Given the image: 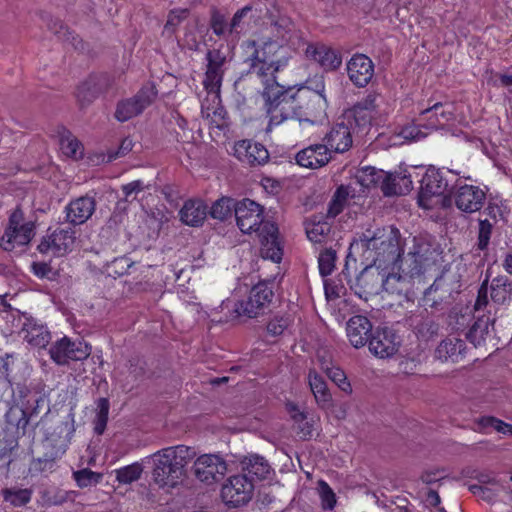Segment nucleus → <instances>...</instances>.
Segmentation results:
<instances>
[{
	"instance_id": "1",
	"label": "nucleus",
	"mask_w": 512,
	"mask_h": 512,
	"mask_svg": "<svg viewBox=\"0 0 512 512\" xmlns=\"http://www.w3.org/2000/svg\"><path fill=\"white\" fill-rule=\"evenodd\" d=\"M245 47L252 61L250 74L255 75L264 86L263 97L270 117V129L298 114L296 103L305 98V93L292 94L276 82L274 74L287 64L285 58L274 59L281 51V46L277 42L265 41L259 49L255 41H247Z\"/></svg>"
},
{
	"instance_id": "2",
	"label": "nucleus",
	"mask_w": 512,
	"mask_h": 512,
	"mask_svg": "<svg viewBox=\"0 0 512 512\" xmlns=\"http://www.w3.org/2000/svg\"><path fill=\"white\" fill-rule=\"evenodd\" d=\"M413 241V249L402 261V274L386 273V268L382 267L383 291L398 295L409 294L412 279L425 273L435 264L437 249L425 239L414 238Z\"/></svg>"
},
{
	"instance_id": "3",
	"label": "nucleus",
	"mask_w": 512,
	"mask_h": 512,
	"mask_svg": "<svg viewBox=\"0 0 512 512\" xmlns=\"http://www.w3.org/2000/svg\"><path fill=\"white\" fill-rule=\"evenodd\" d=\"M235 217L237 225L243 233H258L261 255L264 259H270L276 263L281 261L283 252L278 228L274 223L263 220V210L258 203L250 199L237 202Z\"/></svg>"
},
{
	"instance_id": "4",
	"label": "nucleus",
	"mask_w": 512,
	"mask_h": 512,
	"mask_svg": "<svg viewBox=\"0 0 512 512\" xmlns=\"http://www.w3.org/2000/svg\"><path fill=\"white\" fill-rule=\"evenodd\" d=\"M195 448L175 445L160 449L147 459L152 463L153 482L167 492L178 487L185 477L186 466L196 457Z\"/></svg>"
},
{
	"instance_id": "5",
	"label": "nucleus",
	"mask_w": 512,
	"mask_h": 512,
	"mask_svg": "<svg viewBox=\"0 0 512 512\" xmlns=\"http://www.w3.org/2000/svg\"><path fill=\"white\" fill-rule=\"evenodd\" d=\"M352 248L361 249L366 261L384 268L395 265L403 252L400 233L393 227L367 230Z\"/></svg>"
},
{
	"instance_id": "6",
	"label": "nucleus",
	"mask_w": 512,
	"mask_h": 512,
	"mask_svg": "<svg viewBox=\"0 0 512 512\" xmlns=\"http://www.w3.org/2000/svg\"><path fill=\"white\" fill-rule=\"evenodd\" d=\"M465 180H471L470 176H462L450 190L456 207L465 213L479 211L486 200V192L479 186L466 184Z\"/></svg>"
},
{
	"instance_id": "7",
	"label": "nucleus",
	"mask_w": 512,
	"mask_h": 512,
	"mask_svg": "<svg viewBox=\"0 0 512 512\" xmlns=\"http://www.w3.org/2000/svg\"><path fill=\"white\" fill-rule=\"evenodd\" d=\"M272 287L266 282L256 284L250 291L247 300L238 301L234 304L236 317L247 316L257 317L264 312L273 298Z\"/></svg>"
},
{
	"instance_id": "8",
	"label": "nucleus",
	"mask_w": 512,
	"mask_h": 512,
	"mask_svg": "<svg viewBox=\"0 0 512 512\" xmlns=\"http://www.w3.org/2000/svg\"><path fill=\"white\" fill-rule=\"evenodd\" d=\"M194 459L192 473L206 485L219 482L227 473V463L218 454H202Z\"/></svg>"
},
{
	"instance_id": "9",
	"label": "nucleus",
	"mask_w": 512,
	"mask_h": 512,
	"mask_svg": "<svg viewBox=\"0 0 512 512\" xmlns=\"http://www.w3.org/2000/svg\"><path fill=\"white\" fill-rule=\"evenodd\" d=\"M420 182L418 204L424 209H431L438 202L437 198L447 191L448 181L442 171L430 168Z\"/></svg>"
},
{
	"instance_id": "10",
	"label": "nucleus",
	"mask_w": 512,
	"mask_h": 512,
	"mask_svg": "<svg viewBox=\"0 0 512 512\" xmlns=\"http://www.w3.org/2000/svg\"><path fill=\"white\" fill-rule=\"evenodd\" d=\"M24 217L21 210H15L10 218L9 225L2 237L1 246L6 251H12L16 247L24 246L30 242L33 233L31 222L23 223Z\"/></svg>"
},
{
	"instance_id": "11",
	"label": "nucleus",
	"mask_w": 512,
	"mask_h": 512,
	"mask_svg": "<svg viewBox=\"0 0 512 512\" xmlns=\"http://www.w3.org/2000/svg\"><path fill=\"white\" fill-rule=\"evenodd\" d=\"M157 91L155 86L147 84L134 96L120 101L115 110V118L125 122L141 114L155 100Z\"/></svg>"
},
{
	"instance_id": "12",
	"label": "nucleus",
	"mask_w": 512,
	"mask_h": 512,
	"mask_svg": "<svg viewBox=\"0 0 512 512\" xmlns=\"http://www.w3.org/2000/svg\"><path fill=\"white\" fill-rule=\"evenodd\" d=\"M253 491L254 484L247 475H235L222 486L221 497L226 504L237 507L248 503Z\"/></svg>"
},
{
	"instance_id": "13",
	"label": "nucleus",
	"mask_w": 512,
	"mask_h": 512,
	"mask_svg": "<svg viewBox=\"0 0 512 512\" xmlns=\"http://www.w3.org/2000/svg\"><path fill=\"white\" fill-rule=\"evenodd\" d=\"M50 356L58 365L70 361H82L90 355V347L81 341H71L68 337L57 340L49 350Z\"/></svg>"
},
{
	"instance_id": "14",
	"label": "nucleus",
	"mask_w": 512,
	"mask_h": 512,
	"mask_svg": "<svg viewBox=\"0 0 512 512\" xmlns=\"http://www.w3.org/2000/svg\"><path fill=\"white\" fill-rule=\"evenodd\" d=\"M351 288L356 295L365 300L382 292V267L374 263L366 266L357 276Z\"/></svg>"
},
{
	"instance_id": "15",
	"label": "nucleus",
	"mask_w": 512,
	"mask_h": 512,
	"mask_svg": "<svg viewBox=\"0 0 512 512\" xmlns=\"http://www.w3.org/2000/svg\"><path fill=\"white\" fill-rule=\"evenodd\" d=\"M400 343L399 336L391 328H377L369 340V350L381 359L390 358L397 353Z\"/></svg>"
},
{
	"instance_id": "16",
	"label": "nucleus",
	"mask_w": 512,
	"mask_h": 512,
	"mask_svg": "<svg viewBox=\"0 0 512 512\" xmlns=\"http://www.w3.org/2000/svg\"><path fill=\"white\" fill-rule=\"evenodd\" d=\"M75 240V231L72 228H58L40 242L38 250L41 253L62 256L72 251Z\"/></svg>"
},
{
	"instance_id": "17",
	"label": "nucleus",
	"mask_w": 512,
	"mask_h": 512,
	"mask_svg": "<svg viewBox=\"0 0 512 512\" xmlns=\"http://www.w3.org/2000/svg\"><path fill=\"white\" fill-rule=\"evenodd\" d=\"M206 59L208 63L203 80L204 88L207 91V96L212 94L219 95L226 57L219 50H210L206 55Z\"/></svg>"
},
{
	"instance_id": "18",
	"label": "nucleus",
	"mask_w": 512,
	"mask_h": 512,
	"mask_svg": "<svg viewBox=\"0 0 512 512\" xmlns=\"http://www.w3.org/2000/svg\"><path fill=\"white\" fill-rule=\"evenodd\" d=\"M112 85L113 81L107 74L91 75L79 85L76 97L82 105H87L108 91Z\"/></svg>"
},
{
	"instance_id": "19",
	"label": "nucleus",
	"mask_w": 512,
	"mask_h": 512,
	"mask_svg": "<svg viewBox=\"0 0 512 512\" xmlns=\"http://www.w3.org/2000/svg\"><path fill=\"white\" fill-rule=\"evenodd\" d=\"M233 155L241 162L251 165H263L269 160L268 150L260 143L240 140L234 144Z\"/></svg>"
},
{
	"instance_id": "20",
	"label": "nucleus",
	"mask_w": 512,
	"mask_h": 512,
	"mask_svg": "<svg viewBox=\"0 0 512 512\" xmlns=\"http://www.w3.org/2000/svg\"><path fill=\"white\" fill-rule=\"evenodd\" d=\"M308 59L317 62L326 71L336 70L341 66V55L331 47L322 43H309L304 48Z\"/></svg>"
},
{
	"instance_id": "21",
	"label": "nucleus",
	"mask_w": 512,
	"mask_h": 512,
	"mask_svg": "<svg viewBox=\"0 0 512 512\" xmlns=\"http://www.w3.org/2000/svg\"><path fill=\"white\" fill-rule=\"evenodd\" d=\"M353 127H350L343 119L337 122L325 135L323 141L329 150L336 153L348 151L353 144Z\"/></svg>"
},
{
	"instance_id": "22",
	"label": "nucleus",
	"mask_w": 512,
	"mask_h": 512,
	"mask_svg": "<svg viewBox=\"0 0 512 512\" xmlns=\"http://www.w3.org/2000/svg\"><path fill=\"white\" fill-rule=\"evenodd\" d=\"M347 73L356 86L365 87L374 75L373 62L363 54H356L347 63Z\"/></svg>"
},
{
	"instance_id": "23",
	"label": "nucleus",
	"mask_w": 512,
	"mask_h": 512,
	"mask_svg": "<svg viewBox=\"0 0 512 512\" xmlns=\"http://www.w3.org/2000/svg\"><path fill=\"white\" fill-rule=\"evenodd\" d=\"M18 323L21 325L19 332L21 337L30 345L42 348L49 343L50 333L34 319L22 315L19 317Z\"/></svg>"
},
{
	"instance_id": "24",
	"label": "nucleus",
	"mask_w": 512,
	"mask_h": 512,
	"mask_svg": "<svg viewBox=\"0 0 512 512\" xmlns=\"http://www.w3.org/2000/svg\"><path fill=\"white\" fill-rule=\"evenodd\" d=\"M331 160V151L324 144H314L302 149L296 155V162L305 168L317 169Z\"/></svg>"
},
{
	"instance_id": "25",
	"label": "nucleus",
	"mask_w": 512,
	"mask_h": 512,
	"mask_svg": "<svg viewBox=\"0 0 512 512\" xmlns=\"http://www.w3.org/2000/svg\"><path fill=\"white\" fill-rule=\"evenodd\" d=\"M95 209L96 202L93 197L81 196L65 207L66 220L73 225H81L90 219Z\"/></svg>"
},
{
	"instance_id": "26",
	"label": "nucleus",
	"mask_w": 512,
	"mask_h": 512,
	"mask_svg": "<svg viewBox=\"0 0 512 512\" xmlns=\"http://www.w3.org/2000/svg\"><path fill=\"white\" fill-rule=\"evenodd\" d=\"M347 337L355 348L363 347L372 335V324L362 315H356L349 319L346 327Z\"/></svg>"
},
{
	"instance_id": "27",
	"label": "nucleus",
	"mask_w": 512,
	"mask_h": 512,
	"mask_svg": "<svg viewBox=\"0 0 512 512\" xmlns=\"http://www.w3.org/2000/svg\"><path fill=\"white\" fill-rule=\"evenodd\" d=\"M299 91H307V95L312 96L313 99L311 100L316 104V107H307V114L320 116L325 113L328 102L324 94L325 81L323 75L316 74L310 77L306 81V88L300 89Z\"/></svg>"
},
{
	"instance_id": "28",
	"label": "nucleus",
	"mask_w": 512,
	"mask_h": 512,
	"mask_svg": "<svg viewBox=\"0 0 512 512\" xmlns=\"http://www.w3.org/2000/svg\"><path fill=\"white\" fill-rule=\"evenodd\" d=\"M465 350L464 340L456 335H450L439 343L435 350V356L442 361L458 362L463 358Z\"/></svg>"
},
{
	"instance_id": "29",
	"label": "nucleus",
	"mask_w": 512,
	"mask_h": 512,
	"mask_svg": "<svg viewBox=\"0 0 512 512\" xmlns=\"http://www.w3.org/2000/svg\"><path fill=\"white\" fill-rule=\"evenodd\" d=\"M208 207L200 199H189L179 211L181 221L192 227H198L203 224L207 217Z\"/></svg>"
},
{
	"instance_id": "30",
	"label": "nucleus",
	"mask_w": 512,
	"mask_h": 512,
	"mask_svg": "<svg viewBox=\"0 0 512 512\" xmlns=\"http://www.w3.org/2000/svg\"><path fill=\"white\" fill-rule=\"evenodd\" d=\"M71 433L70 426L67 422H60L54 428L52 432H48L45 442L47 447L52 448L50 456L52 458H58L62 456L68 446V435Z\"/></svg>"
},
{
	"instance_id": "31",
	"label": "nucleus",
	"mask_w": 512,
	"mask_h": 512,
	"mask_svg": "<svg viewBox=\"0 0 512 512\" xmlns=\"http://www.w3.org/2000/svg\"><path fill=\"white\" fill-rule=\"evenodd\" d=\"M307 381L317 405L322 409L329 408L332 404V394L324 378L315 370H310Z\"/></svg>"
},
{
	"instance_id": "32",
	"label": "nucleus",
	"mask_w": 512,
	"mask_h": 512,
	"mask_svg": "<svg viewBox=\"0 0 512 512\" xmlns=\"http://www.w3.org/2000/svg\"><path fill=\"white\" fill-rule=\"evenodd\" d=\"M220 102V95L212 94L207 96L201 105L202 116L217 128L225 125L226 112Z\"/></svg>"
},
{
	"instance_id": "33",
	"label": "nucleus",
	"mask_w": 512,
	"mask_h": 512,
	"mask_svg": "<svg viewBox=\"0 0 512 512\" xmlns=\"http://www.w3.org/2000/svg\"><path fill=\"white\" fill-rule=\"evenodd\" d=\"M412 188L411 175L402 173L385 176L381 185V189L386 196L404 195L409 193Z\"/></svg>"
},
{
	"instance_id": "34",
	"label": "nucleus",
	"mask_w": 512,
	"mask_h": 512,
	"mask_svg": "<svg viewBox=\"0 0 512 512\" xmlns=\"http://www.w3.org/2000/svg\"><path fill=\"white\" fill-rule=\"evenodd\" d=\"M241 464L243 471L258 479L267 478L271 471L268 462L262 456L256 454L245 457Z\"/></svg>"
},
{
	"instance_id": "35",
	"label": "nucleus",
	"mask_w": 512,
	"mask_h": 512,
	"mask_svg": "<svg viewBox=\"0 0 512 512\" xmlns=\"http://www.w3.org/2000/svg\"><path fill=\"white\" fill-rule=\"evenodd\" d=\"M491 299L497 304H504L512 298V282L506 276H499L492 280Z\"/></svg>"
},
{
	"instance_id": "36",
	"label": "nucleus",
	"mask_w": 512,
	"mask_h": 512,
	"mask_svg": "<svg viewBox=\"0 0 512 512\" xmlns=\"http://www.w3.org/2000/svg\"><path fill=\"white\" fill-rule=\"evenodd\" d=\"M305 230L308 239L313 243H322L328 237L331 226L326 221L311 218L305 223Z\"/></svg>"
},
{
	"instance_id": "37",
	"label": "nucleus",
	"mask_w": 512,
	"mask_h": 512,
	"mask_svg": "<svg viewBox=\"0 0 512 512\" xmlns=\"http://www.w3.org/2000/svg\"><path fill=\"white\" fill-rule=\"evenodd\" d=\"M321 369L326 373L329 379L334 382L338 388L346 394L352 393V386L342 369L332 366L328 361L320 359Z\"/></svg>"
},
{
	"instance_id": "38",
	"label": "nucleus",
	"mask_w": 512,
	"mask_h": 512,
	"mask_svg": "<svg viewBox=\"0 0 512 512\" xmlns=\"http://www.w3.org/2000/svg\"><path fill=\"white\" fill-rule=\"evenodd\" d=\"M376 115L369 110L355 105L350 112L345 114L343 120L352 127L355 124L358 127H367L371 124Z\"/></svg>"
},
{
	"instance_id": "39",
	"label": "nucleus",
	"mask_w": 512,
	"mask_h": 512,
	"mask_svg": "<svg viewBox=\"0 0 512 512\" xmlns=\"http://www.w3.org/2000/svg\"><path fill=\"white\" fill-rule=\"evenodd\" d=\"M60 149L64 155L73 159H79L83 155L82 144L68 131L61 135Z\"/></svg>"
},
{
	"instance_id": "40",
	"label": "nucleus",
	"mask_w": 512,
	"mask_h": 512,
	"mask_svg": "<svg viewBox=\"0 0 512 512\" xmlns=\"http://www.w3.org/2000/svg\"><path fill=\"white\" fill-rule=\"evenodd\" d=\"M3 499L15 507L27 504L31 500L32 490L28 488H6L2 490Z\"/></svg>"
},
{
	"instance_id": "41",
	"label": "nucleus",
	"mask_w": 512,
	"mask_h": 512,
	"mask_svg": "<svg viewBox=\"0 0 512 512\" xmlns=\"http://www.w3.org/2000/svg\"><path fill=\"white\" fill-rule=\"evenodd\" d=\"M494 321L495 319L489 316L479 317L467 334L469 341L474 345H479L481 341L484 340V336L488 334L489 326L493 325Z\"/></svg>"
},
{
	"instance_id": "42",
	"label": "nucleus",
	"mask_w": 512,
	"mask_h": 512,
	"mask_svg": "<svg viewBox=\"0 0 512 512\" xmlns=\"http://www.w3.org/2000/svg\"><path fill=\"white\" fill-rule=\"evenodd\" d=\"M426 136L415 124H410L396 131L392 137V145H402L407 141L419 140Z\"/></svg>"
},
{
	"instance_id": "43",
	"label": "nucleus",
	"mask_w": 512,
	"mask_h": 512,
	"mask_svg": "<svg viewBox=\"0 0 512 512\" xmlns=\"http://www.w3.org/2000/svg\"><path fill=\"white\" fill-rule=\"evenodd\" d=\"M446 292H447V290L443 291V289H442V282L435 281L425 291L424 298H423L424 304L431 308H438L439 306H441L442 302L446 299V296L444 295Z\"/></svg>"
},
{
	"instance_id": "44",
	"label": "nucleus",
	"mask_w": 512,
	"mask_h": 512,
	"mask_svg": "<svg viewBox=\"0 0 512 512\" xmlns=\"http://www.w3.org/2000/svg\"><path fill=\"white\" fill-rule=\"evenodd\" d=\"M236 203L230 198L218 199L210 209V215L217 220H225L235 211Z\"/></svg>"
},
{
	"instance_id": "45",
	"label": "nucleus",
	"mask_w": 512,
	"mask_h": 512,
	"mask_svg": "<svg viewBox=\"0 0 512 512\" xmlns=\"http://www.w3.org/2000/svg\"><path fill=\"white\" fill-rule=\"evenodd\" d=\"M142 472L143 469L139 463H133L115 471L117 481L123 484H130L137 481Z\"/></svg>"
},
{
	"instance_id": "46",
	"label": "nucleus",
	"mask_w": 512,
	"mask_h": 512,
	"mask_svg": "<svg viewBox=\"0 0 512 512\" xmlns=\"http://www.w3.org/2000/svg\"><path fill=\"white\" fill-rule=\"evenodd\" d=\"M109 414V401L106 398H100L97 401L96 418L94 430L97 434H102L106 428Z\"/></svg>"
},
{
	"instance_id": "47",
	"label": "nucleus",
	"mask_w": 512,
	"mask_h": 512,
	"mask_svg": "<svg viewBox=\"0 0 512 512\" xmlns=\"http://www.w3.org/2000/svg\"><path fill=\"white\" fill-rule=\"evenodd\" d=\"M73 477L80 488H85L98 484L102 479V474L85 468L74 472Z\"/></svg>"
},
{
	"instance_id": "48",
	"label": "nucleus",
	"mask_w": 512,
	"mask_h": 512,
	"mask_svg": "<svg viewBox=\"0 0 512 512\" xmlns=\"http://www.w3.org/2000/svg\"><path fill=\"white\" fill-rule=\"evenodd\" d=\"M422 114H431L429 117V127L431 129L442 125L441 119L447 121L450 116V112L445 111L441 103H435L432 107L423 110Z\"/></svg>"
},
{
	"instance_id": "49",
	"label": "nucleus",
	"mask_w": 512,
	"mask_h": 512,
	"mask_svg": "<svg viewBox=\"0 0 512 512\" xmlns=\"http://www.w3.org/2000/svg\"><path fill=\"white\" fill-rule=\"evenodd\" d=\"M382 177V171H377L374 167H366L360 171L356 179L361 186L369 188L376 185Z\"/></svg>"
},
{
	"instance_id": "50",
	"label": "nucleus",
	"mask_w": 512,
	"mask_h": 512,
	"mask_svg": "<svg viewBox=\"0 0 512 512\" xmlns=\"http://www.w3.org/2000/svg\"><path fill=\"white\" fill-rule=\"evenodd\" d=\"M385 103L384 97L378 93L371 92L367 96L358 102L356 105L363 107L366 110L371 111L377 115L381 111L382 105Z\"/></svg>"
},
{
	"instance_id": "51",
	"label": "nucleus",
	"mask_w": 512,
	"mask_h": 512,
	"mask_svg": "<svg viewBox=\"0 0 512 512\" xmlns=\"http://www.w3.org/2000/svg\"><path fill=\"white\" fill-rule=\"evenodd\" d=\"M479 425L483 428H493L504 435H512V425L503 422L495 417L486 416L479 420Z\"/></svg>"
},
{
	"instance_id": "52",
	"label": "nucleus",
	"mask_w": 512,
	"mask_h": 512,
	"mask_svg": "<svg viewBox=\"0 0 512 512\" xmlns=\"http://www.w3.org/2000/svg\"><path fill=\"white\" fill-rule=\"evenodd\" d=\"M209 24L213 32H224L227 25V12L221 11L216 6H211Z\"/></svg>"
},
{
	"instance_id": "53",
	"label": "nucleus",
	"mask_w": 512,
	"mask_h": 512,
	"mask_svg": "<svg viewBox=\"0 0 512 512\" xmlns=\"http://www.w3.org/2000/svg\"><path fill=\"white\" fill-rule=\"evenodd\" d=\"M335 259L336 253L331 249L325 250L319 255V271L322 276H327L332 273Z\"/></svg>"
},
{
	"instance_id": "54",
	"label": "nucleus",
	"mask_w": 512,
	"mask_h": 512,
	"mask_svg": "<svg viewBox=\"0 0 512 512\" xmlns=\"http://www.w3.org/2000/svg\"><path fill=\"white\" fill-rule=\"evenodd\" d=\"M190 10L186 8H178L170 11L167 22L165 24L166 30H175L180 28V24L187 20Z\"/></svg>"
},
{
	"instance_id": "55",
	"label": "nucleus",
	"mask_w": 512,
	"mask_h": 512,
	"mask_svg": "<svg viewBox=\"0 0 512 512\" xmlns=\"http://www.w3.org/2000/svg\"><path fill=\"white\" fill-rule=\"evenodd\" d=\"M319 492L323 507L333 509L336 504L335 494L326 482H319Z\"/></svg>"
},
{
	"instance_id": "56",
	"label": "nucleus",
	"mask_w": 512,
	"mask_h": 512,
	"mask_svg": "<svg viewBox=\"0 0 512 512\" xmlns=\"http://www.w3.org/2000/svg\"><path fill=\"white\" fill-rule=\"evenodd\" d=\"M492 233V224L488 220L479 221L478 247L484 250L489 243Z\"/></svg>"
},
{
	"instance_id": "57",
	"label": "nucleus",
	"mask_w": 512,
	"mask_h": 512,
	"mask_svg": "<svg viewBox=\"0 0 512 512\" xmlns=\"http://www.w3.org/2000/svg\"><path fill=\"white\" fill-rule=\"evenodd\" d=\"M416 328L418 333L423 337H432L437 334L439 330L438 324L430 318L421 321Z\"/></svg>"
},
{
	"instance_id": "58",
	"label": "nucleus",
	"mask_w": 512,
	"mask_h": 512,
	"mask_svg": "<svg viewBox=\"0 0 512 512\" xmlns=\"http://www.w3.org/2000/svg\"><path fill=\"white\" fill-rule=\"evenodd\" d=\"M299 93H305V98L300 100V102H297L296 105L298 106V114L292 116V117H289L288 119H292V118H301L302 116H311L310 114H307L308 113V110H307V107H316V104L311 100L313 99L312 96L310 95H307V91H297L295 94H299ZM313 117H315L314 115H312Z\"/></svg>"
},
{
	"instance_id": "59",
	"label": "nucleus",
	"mask_w": 512,
	"mask_h": 512,
	"mask_svg": "<svg viewBox=\"0 0 512 512\" xmlns=\"http://www.w3.org/2000/svg\"><path fill=\"white\" fill-rule=\"evenodd\" d=\"M288 326V321L283 318H275L267 325V331L272 336H278L284 332Z\"/></svg>"
},
{
	"instance_id": "60",
	"label": "nucleus",
	"mask_w": 512,
	"mask_h": 512,
	"mask_svg": "<svg viewBox=\"0 0 512 512\" xmlns=\"http://www.w3.org/2000/svg\"><path fill=\"white\" fill-rule=\"evenodd\" d=\"M145 188V185L144 183L141 181V180H135V181H132L126 185H123L122 186V191L125 195V199L128 200V198L133 194V193H138V192H141L142 190H144Z\"/></svg>"
},
{
	"instance_id": "61",
	"label": "nucleus",
	"mask_w": 512,
	"mask_h": 512,
	"mask_svg": "<svg viewBox=\"0 0 512 512\" xmlns=\"http://www.w3.org/2000/svg\"><path fill=\"white\" fill-rule=\"evenodd\" d=\"M487 280L481 285L478 291V297L475 302V310L480 311L488 305V297H487Z\"/></svg>"
},
{
	"instance_id": "62",
	"label": "nucleus",
	"mask_w": 512,
	"mask_h": 512,
	"mask_svg": "<svg viewBox=\"0 0 512 512\" xmlns=\"http://www.w3.org/2000/svg\"><path fill=\"white\" fill-rule=\"evenodd\" d=\"M253 9L252 5H246L243 8L239 9L233 16L231 23H230V29H235L239 27L242 19L247 16L249 12H251Z\"/></svg>"
},
{
	"instance_id": "63",
	"label": "nucleus",
	"mask_w": 512,
	"mask_h": 512,
	"mask_svg": "<svg viewBox=\"0 0 512 512\" xmlns=\"http://www.w3.org/2000/svg\"><path fill=\"white\" fill-rule=\"evenodd\" d=\"M425 502L430 507L438 508L439 512H444V509L439 507L441 500L439 494L435 490L430 489L427 492Z\"/></svg>"
},
{
	"instance_id": "64",
	"label": "nucleus",
	"mask_w": 512,
	"mask_h": 512,
	"mask_svg": "<svg viewBox=\"0 0 512 512\" xmlns=\"http://www.w3.org/2000/svg\"><path fill=\"white\" fill-rule=\"evenodd\" d=\"M336 198H332L331 202L329 203L327 215L330 217H336L339 213L342 212L344 205L338 202Z\"/></svg>"
}]
</instances>
